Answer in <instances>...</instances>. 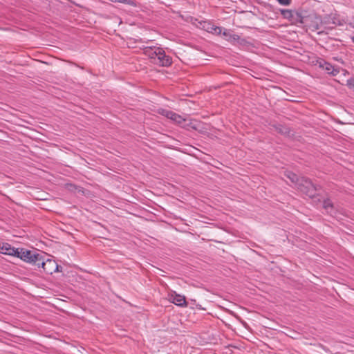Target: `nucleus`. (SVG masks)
<instances>
[{
	"label": "nucleus",
	"instance_id": "nucleus-2",
	"mask_svg": "<svg viewBox=\"0 0 354 354\" xmlns=\"http://www.w3.org/2000/svg\"><path fill=\"white\" fill-rule=\"evenodd\" d=\"M296 187L299 191L310 198L314 197L316 194L317 187L308 178L305 177H301L297 180Z\"/></svg>",
	"mask_w": 354,
	"mask_h": 354
},
{
	"label": "nucleus",
	"instance_id": "nucleus-3",
	"mask_svg": "<svg viewBox=\"0 0 354 354\" xmlns=\"http://www.w3.org/2000/svg\"><path fill=\"white\" fill-rule=\"evenodd\" d=\"M41 254V253H39L35 250L19 248L18 254H16L15 257L19 258L25 262L31 263L36 266L37 262L39 261Z\"/></svg>",
	"mask_w": 354,
	"mask_h": 354
},
{
	"label": "nucleus",
	"instance_id": "nucleus-19",
	"mask_svg": "<svg viewBox=\"0 0 354 354\" xmlns=\"http://www.w3.org/2000/svg\"><path fill=\"white\" fill-rule=\"evenodd\" d=\"M277 1L281 4L283 6H288L291 3V0H277Z\"/></svg>",
	"mask_w": 354,
	"mask_h": 354
},
{
	"label": "nucleus",
	"instance_id": "nucleus-8",
	"mask_svg": "<svg viewBox=\"0 0 354 354\" xmlns=\"http://www.w3.org/2000/svg\"><path fill=\"white\" fill-rule=\"evenodd\" d=\"M171 302L178 306H187V302L185 296L176 293L171 294L170 296Z\"/></svg>",
	"mask_w": 354,
	"mask_h": 354
},
{
	"label": "nucleus",
	"instance_id": "nucleus-10",
	"mask_svg": "<svg viewBox=\"0 0 354 354\" xmlns=\"http://www.w3.org/2000/svg\"><path fill=\"white\" fill-rule=\"evenodd\" d=\"M323 207L330 215H333L335 212L333 203L329 198H326V199L324 200Z\"/></svg>",
	"mask_w": 354,
	"mask_h": 354
},
{
	"label": "nucleus",
	"instance_id": "nucleus-13",
	"mask_svg": "<svg viewBox=\"0 0 354 354\" xmlns=\"http://www.w3.org/2000/svg\"><path fill=\"white\" fill-rule=\"evenodd\" d=\"M286 176L292 182L295 183V187L297 186V180H299L300 178H298L297 176L292 172H288Z\"/></svg>",
	"mask_w": 354,
	"mask_h": 354
},
{
	"label": "nucleus",
	"instance_id": "nucleus-6",
	"mask_svg": "<svg viewBox=\"0 0 354 354\" xmlns=\"http://www.w3.org/2000/svg\"><path fill=\"white\" fill-rule=\"evenodd\" d=\"M200 24L201 26V28L212 34L216 35H221L223 28L220 26H216L214 25L210 21H202L200 22Z\"/></svg>",
	"mask_w": 354,
	"mask_h": 354
},
{
	"label": "nucleus",
	"instance_id": "nucleus-1",
	"mask_svg": "<svg viewBox=\"0 0 354 354\" xmlns=\"http://www.w3.org/2000/svg\"><path fill=\"white\" fill-rule=\"evenodd\" d=\"M36 266L38 268H41L48 274H52L54 272L62 271V267H60L55 260L50 259L45 260L43 254H41L39 261L37 262Z\"/></svg>",
	"mask_w": 354,
	"mask_h": 354
},
{
	"label": "nucleus",
	"instance_id": "nucleus-12",
	"mask_svg": "<svg viewBox=\"0 0 354 354\" xmlns=\"http://www.w3.org/2000/svg\"><path fill=\"white\" fill-rule=\"evenodd\" d=\"M323 69L326 71L328 74L332 75L333 76H336L339 73V68H335L334 66L328 62L326 66H324Z\"/></svg>",
	"mask_w": 354,
	"mask_h": 354
},
{
	"label": "nucleus",
	"instance_id": "nucleus-17",
	"mask_svg": "<svg viewBox=\"0 0 354 354\" xmlns=\"http://www.w3.org/2000/svg\"><path fill=\"white\" fill-rule=\"evenodd\" d=\"M346 85L354 91V77L348 79Z\"/></svg>",
	"mask_w": 354,
	"mask_h": 354
},
{
	"label": "nucleus",
	"instance_id": "nucleus-21",
	"mask_svg": "<svg viewBox=\"0 0 354 354\" xmlns=\"http://www.w3.org/2000/svg\"><path fill=\"white\" fill-rule=\"evenodd\" d=\"M351 39H352L353 42L354 43V36L352 37Z\"/></svg>",
	"mask_w": 354,
	"mask_h": 354
},
{
	"label": "nucleus",
	"instance_id": "nucleus-9",
	"mask_svg": "<svg viewBox=\"0 0 354 354\" xmlns=\"http://www.w3.org/2000/svg\"><path fill=\"white\" fill-rule=\"evenodd\" d=\"M221 34L227 37V40L229 41H238L240 39L239 35L232 33L231 30H227L223 28Z\"/></svg>",
	"mask_w": 354,
	"mask_h": 354
},
{
	"label": "nucleus",
	"instance_id": "nucleus-18",
	"mask_svg": "<svg viewBox=\"0 0 354 354\" xmlns=\"http://www.w3.org/2000/svg\"><path fill=\"white\" fill-rule=\"evenodd\" d=\"M317 62L318 66L322 68L324 67V66H326L328 64V62L323 59H319V60H317Z\"/></svg>",
	"mask_w": 354,
	"mask_h": 354
},
{
	"label": "nucleus",
	"instance_id": "nucleus-16",
	"mask_svg": "<svg viewBox=\"0 0 354 354\" xmlns=\"http://www.w3.org/2000/svg\"><path fill=\"white\" fill-rule=\"evenodd\" d=\"M117 2L136 7L137 6L135 0H117Z\"/></svg>",
	"mask_w": 354,
	"mask_h": 354
},
{
	"label": "nucleus",
	"instance_id": "nucleus-7",
	"mask_svg": "<svg viewBox=\"0 0 354 354\" xmlns=\"http://www.w3.org/2000/svg\"><path fill=\"white\" fill-rule=\"evenodd\" d=\"M18 249L12 247L8 243H2L0 252L3 254L15 257L16 254H18Z\"/></svg>",
	"mask_w": 354,
	"mask_h": 354
},
{
	"label": "nucleus",
	"instance_id": "nucleus-20",
	"mask_svg": "<svg viewBox=\"0 0 354 354\" xmlns=\"http://www.w3.org/2000/svg\"><path fill=\"white\" fill-rule=\"evenodd\" d=\"M350 25L354 28V22L353 24H350Z\"/></svg>",
	"mask_w": 354,
	"mask_h": 354
},
{
	"label": "nucleus",
	"instance_id": "nucleus-14",
	"mask_svg": "<svg viewBox=\"0 0 354 354\" xmlns=\"http://www.w3.org/2000/svg\"><path fill=\"white\" fill-rule=\"evenodd\" d=\"M276 129H277V131L281 134L286 135V134H289V133H290L289 129L288 127H283L282 125H279L278 127H277Z\"/></svg>",
	"mask_w": 354,
	"mask_h": 354
},
{
	"label": "nucleus",
	"instance_id": "nucleus-5",
	"mask_svg": "<svg viewBox=\"0 0 354 354\" xmlns=\"http://www.w3.org/2000/svg\"><path fill=\"white\" fill-rule=\"evenodd\" d=\"M158 113L166 118L171 120L172 121L176 122L177 124H182L185 121L180 115L177 114L172 111L165 109H159Z\"/></svg>",
	"mask_w": 354,
	"mask_h": 354
},
{
	"label": "nucleus",
	"instance_id": "nucleus-15",
	"mask_svg": "<svg viewBox=\"0 0 354 354\" xmlns=\"http://www.w3.org/2000/svg\"><path fill=\"white\" fill-rule=\"evenodd\" d=\"M281 14L283 16L284 18L286 19H291L293 17V12L290 10H282Z\"/></svg>",
	"mask_w": 354,
	"mask_h": 354
},
{
	"label": "nucleus",
	"instance_id": "nucleus-4",
	"mask_svg": "<svg viewBox=\"0 0 354 354\" xmlns=\"http://www.w3.org/2000/svg\"><path fill=\"white\" fill-rule=\"evenodd\" d=\"M158 57L157 60L154 61V64L160 66L168 67L172 64V59L170 56L167 55L165 50L161 48H157Z\"/></svg>",
	"mask_w": 354,
	"mask_h": 354
},
{
	"label": "nucleus",
	"instance_id": "nucleus-11",
	"mask_svg": "<svg viewBox=\"0 0 354 354\" xmlns=\"http://www.w3.org/2000/svg\"><path fill=\"white\" fill-rule=\"evenodd\" d=\"M158 47H153V48H145V54L147 55L150 59H153V62L154 63V61L157 60V57H158V53L157 50Z\"/></svg>",
	"mask_w": 354,
	"mask_h": 354
}]
</instances>
